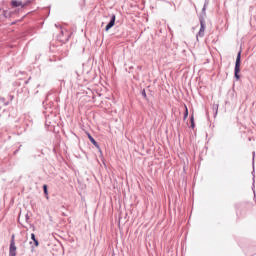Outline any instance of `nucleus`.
Segmentation results:
<instances>
[{
	"mask_svg": "<svg viewBox=\"0 0 256 256\" xmlns=\"http://www.w3.org/2000/svg\"><path fill=\"white\" fill-rule=\"evenodd\" d=\"M239 73H241V51L238 52L237 57H236V63H235V78L237 81L241 79V76H239Z\"/></svg>",
	"mask_w": 256,
	"mask_h": 256,
	"instance_id": "nucleus-1",
	"label": "nucleus"
},
{
	"mask_svg": "<svg viewBox=\"0 0 256 256\" xmlns=\"http://www.w3.org/2000/svg\"><path fill=\"white\" fill-rule=\"evenodd\" d=\"M9 256H17V246L13 241L10 242Z\"/></svg>",
	"mask_w": 256,
	"mask_h": 256,
	"instance_id": "nucleus-2",
	"label": "nucleus"
},
{
	"mask_svg": "<svg viewBox=\"0 0 256 256\" xmlns=\"http://www.w3.org/2000/svg\"><path fill=\"white\" fill-rule=\"evenodd\" d=\"M31 3L30 1H27L25 4L21 1L13 0L11 2L12 7H26V5H29Z\"/></svg>",
	"mask_w": 256,
	"mask_h": 256,
	"instance_id": "nucleus-3",
	"label": "nucleus"
},
{
	"mask_svg": "<svg viewBox=\"0 0 256 256\" xmlns=\"http://www.w3.org/2000/svg\"><path fill=\"white\" fill-rule=\"evenodd\" d=\"M115 20H116V16L115 14H112L111 20L108 23V25H106L105 31H109V29H111L112 27H115Z\"/></svg>",
	"mask_w": 256,
	"mask_h": 256,
	"instance_id": "nucleus-4",
	"label": "nucleus"
},
{
	"mask_svg": "<svg viewBox=\"0 0 256 256\" xmlns=\"http://www.w3.org/2000/svg\"><path fill=\"white\" fill-rule=\"evenodd\" d=\"M200 31L198 33L199 37H203V35H205V22H203V20L200 21Z\"/></svg>",
	"mask_w": 256,
	"mask_h": 256,
	"instance_id": "nucleus-5",
	"label": "nucleus"
},
{
	"mask_svg": "<svg viewBox=\"0 0 256 256\" xmlns=\"http://www.w3.org/2000/svg\"><path fill=\"white\" fill-rule=\"evenodd\" d=\"M88 139L91 141L92 145H95V147H99V144L96 140L93 139V136H91V134H88Z\"/></svg>",
	"mask_w": 256,
	"mask_h": 256,
	"instance_id": "nucleus-6",
	"label": "nucleus"
},
{
	"mask_svg": "<svg viewBox=\"0 0 256 256\" xmlns=\"http://www.w3.org/2000/svg\"><path fill=\"white\" fill-rule=\"evenodd\" d=\"M31 239L34 241L35 247H39V240L35 238V234H31Z\"/></svg>",
	"mask_w": 256,
	"mask_h": 256,
	"instance_id": "nucleus-7",
	"label": "nucleus"
},
{
	"mask_svg": "<svg viewBox=\"0 0 256 256\" xmlns=\"http://www.w3.org/2000/svg\"><path fill=\"white\" fill-rule=\"evenodd\" d=\"M184 107H185V112H184V121H185V119L189 117V109L187 108V105H185Z\"/></svg>",
	"mask_w": 256,
	"mask_h": 256,
	"instance_id": "nucleus-8",
	"label": "nucleus"
},
{
	"mask_svg": "<svg viewBox=\"0 0 256 256\" xmlns=\"http://www.w3.org/2000/svg\"><path fill=\"white\" fill-rule=\"evenodd\" d=\"M191 128L195 129V118L193 116H191Z\"/></svg>",
	"mask_w": 256,
	"mask_h": 256,
	"instance_id": "nucleus-9",
	"label": "nucleus"
},
{
	"mask_svg": "<svg viewBox=\"0 0 256 256\" xmlns=\"http://www.w3.org/2000/svg\"><path fill=\"white\" fill-rule=\"evenodd\" d=\"M43 189H44L45 195H49V192H48V190H47V184H44V185H43Z\"/></svg>",
	"mask_w": 256,
	"mask_h": 256,
	"instance_id": "nucleus-10",
	"label": "nucleus"
},
{
	"mask_svg": "<svg viewBox=\"0 0 256 256\" xmlns=\"http://www.w3.org/2000/svg\"><path fill=\"white\" fill-rule=\"evenodd\" d=\"M15 243V235H12V238H11V243Z\"/></svg>",
	"mask_w": 256,
	"mask_h": 256,
	"instance_id": "nucleus-11",
	"label": "nucleus"
},
{
	"mask_svg": "<svg viewBox=\"0 0 256 256\" xmlns=\"http://www.w3.org/2000/svg\"><path fill=\"white\" fill-rule=\"evenodd\" d=\"M142 95H143V97H147V94L145 93V91L143 92Z\"/></svg>",
	"mask_w": 256,
	"mask_h": 256,
	"instance_id": "nucleus-12",
	"label": "nucleus"
}]
</instances>
